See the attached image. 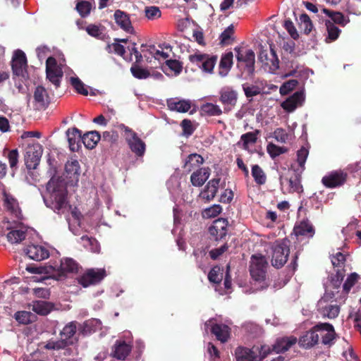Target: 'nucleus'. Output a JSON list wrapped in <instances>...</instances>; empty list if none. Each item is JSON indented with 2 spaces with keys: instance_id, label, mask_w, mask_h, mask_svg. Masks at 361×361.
Returning <instances> with one entry per match:
<instances>
[{
  "instance_id": "24",
  "label": "nucleus",
  "mask_w": 361,
  "mask_h": 361,
  "mask_svg": "<svg viewBox=\"0 0 361 361\" xmlns=\"http://www.w3.org/2000/svg\"><path fill=\"white\" fill-rule=\"evenodd\" d=\"M236 361H257V354L253 347L247 348L243 346L238 347L235 350Z\"/></svg>"
},
{
  "instance_id": "50",
  "label": "nucleus",
  "mask_w": 361,
  "mask_h": 361,
  "mask_svg": "<svg viewBox=\"0 0 361 361\" xmlns=\"http://www.w3.org/2000/svg\"><path fill=\"white\" fill-rule=\"evenodd\" d=\"M331 260L334 268H336L337 269H345L346 262L345 255L341 252H338L334 255H332Z\"/></svg>"
},
{
  "instance_id": "63",
  "label": "nucleus",
  "mask_w": 361,
  "mask_h": 361,
  "mask_svg": "<svg viewBox=\"0 0 361 361\" xmlns=\"http://www.w3.org/2000/svg\"><path fill=\"white\" fill-rule=\"evenodd\" d=\"M243 89L247 98L257 96L261 93V88L257 85H247L244 84L243 85Z\"/></svg>"
},
{
  "instance_id": "31",
  "label": "nucleus",
  "mask_w": 361,
  "mask_h": 361,
  "mask_svg": "<svg viewBox=\"0 0 361 361\" xmlns=\"http://www.w3.org/2000/svg\"><path fill=\"white\" fill-rule=\"evenodd\" d=\"M204 161L202 157L198 154H190L184 164L183 168L185 171L190 172L200 166Z\"/></svg>"
},
{
  "instance_id": "12",
  "label": "nucleus",
  "mask_w": 361,
  "mask_h": 361,
  "mask_svg": "<svg viewBox=\"0 0 361 361\" xmlns=\"http://www.w3.org/2000/svg\"><path fill=\"white\" fill-rule=\"evenodd\" d=\"M27 66V61L25 54L20 49L16 50L11 61V68L13 75L18 77H24Z\"/></svg>"
},
{
  "instance_id": "43",
  "label": "nucleus",
  "mask_w": 361,
  "mask_h": 361,
  "mask_svg": "<svg viewBox=\"0 0 361 361\" xmlns=\"http://www.w3.org/2000/svg\"><path fill=\"white\" fill-rule=\"evenodd\" d=\"M73 344V342H68L66 341V340L61 338L60 340L57 341L49 340L45 345L44 348L47 350H59L65 349L66 347Z\"/></svg>"
},
{
  "instance_id": "28",
  "label": "nucleus",
  "mask_w": 361,
  "mask_h": 361,
  "mask_svg": "<svg viewBox=\"0 0 361 361\" xmlns=\"http://www.w3.org/2000/svg\"><path fill=\"white\" fill-rule=\"evenodd\" d=\"M209 168H202L193 172L190 176V181L194 186H202L209 178L210 173Z\"/></svg>"
},
{
  "instance_id": "2",
  "label": "nucleus",
  "mask_w": 361,
  "mask_h": 361,
  "mask_svg": "<svg viewBox=\"0 0 361 361\" xmlns=\"http://www.w3.org/2000/svg\"><path fill=\"white\" fill-rule=\"evenodd\" d=\"M118 128L124 131V137L131 152L137 157H143L146 151V144L136 132L121 123Z\"/></svg>"
},
{
  "instance_id": "49",
  "label": "nucleus",
  "mask_w": 361,
  "mask_h": 361,
  "mask_svg": "<svg viewBox=\"0 0 361 361\" xmlns=\"http://www.w3.org/2000/svg\"><path fill=\"white\" fill-rule=\"evenodd\" d=\"M340 312V307L337 305H330L323 307L321 314L329 319H334L338 317Z\"/></svg>"
},
{
  "instance_id": "5",
  "label": "nucleus",
  "mask_w": 361,
  "mask_h": 361,
  "mask_svg": "<svg viewBox=\"0 0 361 361\" xmlns=\"http://www.w3.org/2000/svg\"><path fill=\"white\" fill-rule=\"evenodd\" d=\"M268 262L264 256L254 255L251 257L250 272L252 278L257 281L266 279Z\"/></svg>"
},
{
  "instance_id": "26",
  "label": "nucleus",
  "mask_w": 361,
  "mask_h": 361,
  "mask_svg": "<svg viewBox=\"0 0 361 361\" xmlns=\"http://www.w3.org/2000/svg\"><path fill=\"white\" fill-rule=\"evenodd\" d=\"M315 329L326 330L322 343L326 345H331L336 338V332L332 324L329 323H319L315 325Z\"/></svg>"
},
{
  "instance_id": "41",
  "label": "nucleus",
  "mask_w": 361,
  "mask_h": 361,
  "mask_svg": "<svg viewBox=\"0 0 361 361\" xmlns=\"http://www.w3.org/2000/svg\"><path fill=\"white\" fill-rule=\"evenodd\" d=\"M32 310L38 314L47 315L51 312V305L46 301H35L32 305Z\"/></svg>"
},
{
  "instance_id": "61",
  "label": "nucleus",
  "mask_w": 361,
  "mask_h": 361,
  "mask_svg": "<svg viewBox=\"0 0 361 361\" xmlns=\"http://www.w3.org/2000/svg\"><path fill=\"white\" fill-rule=\"evenodd\" d=\"M32 314L27 311H18L15 313L14 318L20 324H27L31 322Z\"/></svg>"
},
{
  "instance_id": "18",
  "label": "nucleus",
  "mask_w": 361,
  "mask_h": 361,
  "mask_svg": "<svg viewBox=\"0 0 361 361\" xmlns=\"http://www.w3.org/2000/svg\"><path fill=\"white\" fill-rule=\"evenodd\" d=\"M114 18L116 24L123 30L130 34L134 33V28L132 25L130 16L127 13L119 9L116 10Z\"/></svg>"
},
{
  "instance_id": "52",
  "label": "nucleus",
  "mask_w": 361,
  "mask_h": 361,
  "mask_svg": "<svg viewBox=\"0 0 361 361\" xmlns=\"http://www.w3.org/2000/svg\"><path fill=\"white\" fill-rule=\"evenodd\" d=\"M253 348L256 354H257V359H259V360H264L268 355L271 353V352H274V350H272V347L267 345H260L259 346L254 345Z\"/></svg>"
},
{
  "instance_id": "34",
  "label": "nucleus",
  "mask_w": 361,
  "mask_h": 361,
  "mask_svg": "<svg viewBox=\"0 0 361 361\" xmlns=\"http://www.w3.org/2000/svg\"><path fill=\"white\" fill-rule=\"evenodd\" d=\"M220 101L224 105L233 106L237 102V93L230 89L222 90L221 91Z\"/></svg>"
},
{
  "instance_id": "64",
  "label": "nucleus",
  "mask_w": 361,
  "mask_h": 361,
  "mask_svg": "<svg viewBox=\"0 0 361 361\" xmlns=\"http://www.w3.org/2000/svg\"><path fill=\"white\" fill-rule=\"evenodd\" d=\"M4 206L7 210L15 213L17 211L18 202L12 196L5 195Z\"/></svg>"
},
{
  "instance_id": "16",
  "label": "nucleus",
  "mask_w": 361,
  "mask_h": 361,
  "mask_svg": "<svg viewBox=\"0 0 361 361\" xmlns=\"http://www.w3.org/2000/svg\"><path fill=\"white\" fill-rule=\"evenodd\" d=\"M24 252L30 259L35 261H42L49 257V250L42 245H30L25 248Z\"/></svg>"
},
{
  "instance_id": "51",
  "label": "nucleus",
  "mask_w": 361,
  "mask_h": 361,
  "mask_svg": "<svg viewBox=\"0 0 361 361\" xmlns=\"http://www.w3.org/2000/svg\"><path fill=\"white\" fill-rule=\"evenodd\" d=\"M221 269L219 266H215L208 274V279L211 283H220L222 278H223V274L221 273Z\"/></svg>"
},
{
  "instance_id": "17",
  "label": "nucleus",
  "mask_w": 361,
  "mask_h": 361,
  "mask_svg": "<svg viewBox=\"0 0 361 361\" xmlns=\"http://www.w3.org/2000/svg\"><path fill=\"white\" fill-rule=\"evenodd\" d=\"M209 232L215 240H221L227 234V221L223 219L215 220L209 228Z\"/></svg>"
},
{
  "instance_id": "1",
  "label": "nucleus",
  "mask_w": 361,
  "mask_h": 361,
  "mask_svg": "<svg viewBox=\"0 0 361 361\" xmlns=\"http://www.w3.org/2000/svg\"><path fill=\"white\" fill-rule=\"evenodd\" d=\"M47 190L55 209L59 211L66 206L67 183L62 176H53L47 184Z\"/></svg>"
},
{
  "instance_id": "62",
  "label": "nucleus",
  "mask_w": 361,
  "mask_h": 361,
  "mask_svg": "<svg viewBox=\"0 0 361 361\" xmlns=\"http://www.w3.org/2000/svg\"><path fill=\"white\" fill-rule=\"evenodd\" d=\"M298 85V81L297 80L293 79L290 80L286 82H284L281 88L280 93L281 94H288L290 92L294 90L296 86Z\"/></svg>"
},
{
  "instance_id": "46",
  "label": "nucleus",
  "mask_w": 361,
  "mask_h": 361,
  "mask_svg": "<svg viewBox=\"0 0 361 361\" xmlns=\"http://www.w3.org/2000/svg\"><path fill=\"white\" fill-rule=\"evenodd\" d=\"M7 239L11 243H19L26 237V232L22 229H14L7 234Z\"/></svg>"
},
{
  "instance_id": "20",
  "label": "nucleus",
  "mask_w": 361,
  "mask_h": 361,
  "mask_svg": "<svg viewBox=\"0 0 361 361\" xmlns=\"http://www.w3.org/2000/svg\"><path fill=\"white\" fill-rule=\"evenodd\" d=\"M319 341V334H316L314 326L300 337L298 343L300 347L308 349L317 345Z\"/></svg>"
},
{
  "instance_id": "10",
  "label": "nucleus",
  "mask_w": 361,
  "mask_h": 361,
  "mask_svg": "<svg viewBox=\"0 0 361 361\" xmlns=\"http://www.w3.org/2000/svg\"><path fill=\"white\" fill-rule=\"evenodd\" d=\"M347 178V173L341 170H336L324 176L322 179V183L327 188H335L344 185Z\"/></svg>"
},
{
  "instance_id": "25",
  "label": "nucleus",
  "mask_w": 361,
  "mask_h": 361,
  "mask_svg": "<svg viewBox=\"0 0 361 361\" xmlns=\"http://www.w3.org/2000/svg\"><path fill=\"white\" fill-rule=\"evenodd\" d=\"M131 350L132 345L128 344L126 341H116L114 345L112 355L118 360H125L131 352Z\"/></svg>"
},
{
  "instance_id": "53",
  "label": "nucleus",
  "mask_w": 361,
  "mask_h": 361,
  "mask_svg": "<svg viewBox=\"0 0 361 361\" xmlns=\"http://www.w3.org/2000/svg\"><path fill=\"white\" fill-rule=\"evenodd\" d=\"M267 149L270 157L273 159L288 151L286 147H279L273 143L268 144Z\"/></svg>"
},
{
  "instance_id": "19",
  "label": "nucleus",
  "mask_w": 361,
  "mask_h": 361,
  "mask_svg": "<svg viewBox=\"0 0 361 361\" xmlns=\"http://www.w3.org/2000/svg\"><path fill=\"white\" fill-rule=\"evenodd\" d=\"M304 99L305 96L303 92L302 91H297L283 101L281 106L287 112H292L298 105H301Z\"/></svg>"
},
{
  "instance_id": "6",
  "label": "nucleus",
  "mask_w": 361,
  "mask_h": 361,
  "mask_svg": "<svg viewBox=\"0 0 361 361\" xmlns=\"http://www.w3.org/2000/svg\"><path fill=\"white\" fill-rule=\"evenodd\" d=\"M299 169H295L293 165H291L286 176H281L279 178L280 183L283 185L285 182L288 183V191L290 193L302 192V186L301 185V174Z\"/></svg>"
},
{
  "instance_id": "47",
  "label": "nucleus",
  "mask_w": 361,
  "mask_h": 361,
  "mask_svg": "<svg viewBox=\"0 0 361 361\" xmlns=\"http://www.w3.org/2000/svg\"><path fill=\"white\" fill-rule=\"evenodd\" d=\"M70 83L78 94L84 96H87L88 94L87 89L79 78L71 77L70 78Z\"/></svg>"
},
{
  "instance_id": "59",
  "label": "nucleus",
  "mask_w": 361,
  "mask_h": 361,
  "mask_svg": "<svg viewBox=\"0 0 361 361\" xmlns=\"http://www.w3.org/2000/svg\"><path fill=\"white\" fill-rule=\"evenodd\" d=\"M345 269H336V273L331 277V283L334 288H340L342 281L345 277Z\"/></svg>"
},
{
  "instance_id": "40",
  "label": "nucleus",
  "mask_w": 361,
  "mask_h": 361,
  "mask_svg": "<svg viewBox=\"0 0 361 361\" xmlns=\"http://www.w3.org/2000/svg\"><path fill=\"white\" fill-rule=\"evenodd\" d=\"M259 130H255V131L243 134L240 137V140L243 142V149H247L249 145L255 144L257 140V136L259 135Z\"/></svg>"
},
{
  "instance_id": "55",
  "label": "nucleus",
  "mask_w": 361,
  "mask_h": 361,
  "mask_svg": "<svg viewBox=\"0 0 361 361\" xmlns=\"http://www.w3.org/2000/svg\"><path fill=\"white\" fill-rule=\"evenodd\" d=\"M360 276L356 273H351L346 279L343 285V291L348 293L351 288L357 282Z\"/></svg>"
},
{
  "instance_id": "42",
  "label": "nucleus",
  "mask_w": 361,
  "mask_h": 361,
  "mask_svg": "<svg viewBox=\"0 0 361 361\" xmlns=\"http://www.w3.org/2000/svg\"><path fill=\"white\" fill-rule=\"evenodd\" d=\"M198 123L189 119L182 120V135L188 137L197 129Z\"/></svg>"
},
{
  "instance_id": "4",
  "label": "nucleus",
  "mask_w": 361,
  "mask_h": 361,
  "mask_svg": "<svg viewBox=\"0 0 361 361\" xmlns=\"http://www.w3.org/2000/svg\"><path fill=\"white\" fill-rule=\"evenodd\" d=\"M49 269L52 270L51 277L60 281L65 279L68 274L77 273L79 264L72 258H64L61 260L60 265L57 268L50 266Z\"/></svg>"
},
{
  "instance_id": "9",
  "label": "nucleus",
  "mask_w": 361,
  "mask_h": 361,
  "mask_svg": "<svg viewBox=\"0 0 361 361\" xmlns=\"http://www.w3.org/2000/svg\"><path fill=\"white\" fill-rule=\"evenodd\" d=\"M189 60L190 62L196 63L204 71L211 73L216 64L217 56L199 52L190 55Z\"/></svg>"
},
{
  "instance_id": "27",
  "label": "nucleus",
  "mask_w": 361,
  "mask_h": 361,
  "mask_svg": "<svg viewBox=\"0 0 361 361\" xmlns=\"http://www.w3.org/2000/svg\"><path fill=\"white\" fill-rule=\"evenodd\" d=\"M70 149L76 152L79 149V142L82 140L81 131L77 128H69L66 131Z\"/></svg>"
},
{
  "instance_id": "15",
  "label": "nucleus",
  "mask_w": 361,
  "mask_h": 361,
  "mask_svg": "<svg viewBox=\"0 0 361 361\" xmlns=\"http://www.w3.org/2000/svg\"><path fill=\"white\" fill-rule=\"evenodd\" d=\"M269 47L270 55L269 56L267 50L262 49L259 54V60L263 64L269 66V68L274 71L279 68V60L274 50V46L270 44Z\"/></svg>"
},
{
  "instance_id": "33",
  "label": "nucleus",
  "mask_w": 361,
  "mask_h": 361,
  "mask_svg": "<svg viewBox=\"0 0 361 361\" xmlns=\"http://www.w3.org/2000/svg\"><path fill=\"white\" fill-rule=\"evenodd\" d=\"M322 12L331 18V21L334 24H338L341 26H345L348 22L349 19L345 18L341 12L331 11L329 9L323 8Z\"/></svg>"
},
{
  "instance_id": "35",
  "label": "nucleus",
  "mask_w": 361,
  "mask_h": 361,
  "mask_svg": "<svg viewBox=\"0 0 361 361\" xmlns=\"http://www.w3.org/2000/svg\"><path fill=\"white\" fill-rule=\"evenodd\" d=\"M47 78L55 85L56 87L60 86L61 80L63 77V71L61 68H47L46 69Z\"/></svg>"
},
{
  "instance_id": "11",
  "label": "nucleus",
  "mask_w": 361,
  "mask_h": 361,
  "mask_svg": "<svg viewBox=\"0 0 361 361\" xmlns=\"http://www.w3.org/2000/svg\"><path fill=\"white\" fill-rule=\"evenodd\" d=\"M42 147L39 144L29 146L25 155V164L28 170L35 169L39 164Z\"/></svg>"
},
{
  "instance_id": "37",
  "label": "nucleus",
  "mask_w": 361,
  "mask_h": 361,
  "mask_svg": "<svg viewBox=\"0 0 361 361\" xmlns=\"http://www.w3.org/2000/svg\"><path fill=\"white\" fill-rule=\"evenodd\" d=\"M234 26L230 25L226 28L219 36V44L221 46H227L231 44L234 40Z\"/></svg>"
},
{
  "instance_id": "3",
  "label": "nucleus",
  "mask_w": 361,
  "mask_h": 361,
  "mask_svg": "<svg viewBox=\"0 0 361 361\" xmlns=\"http://www.w3.org/2000/svg\"><path fill=\"white\" fill-rule=\"evenodd\" d=\"M288 240L284 239L277 241L272 247L271 264L273 267L279 269L283 267L288 260L290 254Z\"/></svg>"
},
{
  "instance_id": "56",
  "label": "nucleus",
  "mask_w": 361,
  "mask_h": 361,
  "mask_svg": "<svg viewBox=\"0 0 361 361\" xmlns=\"http://www.w3.org/2000/svg\"><path fill=\"white\" fill-rule=\"evenodd\" d=\"M80 333L84 336L92 334L95 331L94 321L86 320L78 329Z\"/></svg>"
},
{
  "instance_id": "60",
  "label": "nucleus",
  "mask_w": 361,
  "mask_h": 361,
  "mask_svg": "<svg viewBox=\"0 0 361 361\" xmlns=\"http://www.w3.org/2000/svg\"><path fill=\"white\" fill-rule=\"evenodd\" d=\"M101 139L103 142H106L110 145H113L117 142L118 139V134L115 130L104 131Z\"/></svg>"
},
{
  "instance_id": "7",
  "label": "nucleus",
  "mask_w": 361,
  "mask_h": 361,
  "mask_svg": "<svg viewBox=\"0 0 361 361\" xmlns=\"http://www.w3.org/2000/svg\"><path fill=\"white\" fill-rule=\"evenodd\" d=\"M106 276L104 269H89L78 278V282L84 288L100 283Z\"/></svg>"
},
{
  "instance_id": "38",
  "label": "nucleus",
  "mask_w": 361,
  "mask_h": 361,
  "mask_svg": "<svg viewBox=\"0 0 361 361\" xmlns=\"http://www.w3.org/2000/svg\"><path fill=\"white\" fill-rule=\"evenodd\" d=\"M80 166L79 162L74 159L68 161L65 164V171L70 178H78L80 175Z\"/></svg>"
},
{
  "instance_id": "8",
  "label": "nucleus",
  "mask_w": 361,
  "mask_h": 361,
  "mask_svg": "<svg viewBox=\"0 0 361 361\" xmlns=\"http://www.w3.org/2000/svg\"><path fill=\"white\" fill-rule=\"evenodd\" d=\"M234 51L236 53L238 66L240 63L245 65V69L249 75L255 72V54L252 49L243 50L241 47H235Z\"/></svg>"
},
{
  "instance_id": "22",
  "label": "nucleus",
  "mask_w": 361,
  "mask_h": 361,
  "mask_svg": "<svg viewBox=\"0 0 361 361\" xmlns=\"http://www.w3.org/2000/svg\"><path fill=\"white\" fill-rule=\"evenodd\" d=\"M211 332L216 336V338L224 343L230 338L231 329L226 324H214L211 325Z\"/></svg>"
},
{
  "instance_id": "14",
  "label": "nucleus",
  "mask_w": 361,
  "mask_h": 361,
  "mask_svg": "<svg viewBox=\"0 0 361 361\" xmlns=\"http://www.w3.org/2000/svg\"><path fill=\"white\" fill-rule=\"evenodd\" d=\"M293 233L298 240L305 238H312L315 234V228L310 221L307 219L297 222L293 228Z\"/></svg>"
},
{
  "instance_id": "23",
  "label": "nucleus",
  "mask_w": 361,
  "mask_h": 361,
  "mask_svg": "<svg viewBox=\"0 0 361 361\" xmlns=\"http://www.w3.org/2000/svg\"><path fill=\"white\" fill-rule=\"evenodd\" d=\"M296 343L297 338L295 336L280 338L276 339L275 343L272 345V350L276 353H283Z\"/></svg>"
},
{
  "instance_id": "39",
  "label": "nucleus",
  "mask_w": 361,
  "mask_h": 361,
  "mask_svg": "<svg viewBox=\"0 0 361 361\" xmlns=\"http://www.w3.org/2000/svg\"><path fill=\"white\" fill-rule=\"evenodd\" d=\"M251 174L257 185H262L266 183L267 175L259 165L255 164L252 166Z\"/></svg>"
},
{
  "instance_id": "45",
  "label": "nucleus",
  "mask_w": 361,
  "mask_h": 361,
  "mask_svg": "<svg viewBox=\"0 0 361 361\" xmlns=\"http://www.w3.org/2000/svg\"><path fill=\"white\" fill-rule=\"evenodd\" d=\"M75 8L82 18H85L88 16L91 12L92 3L87 1L78 0Z\"/></svg>"
},
{
  "instance_id": "30",
  "label": "nucleus",
  "mask_w": 361,
  "mask_h": 361,
  "mask_svg": "<svg viewBox=\"0 0 361 361\" xmlns=\"http://www.w3.org/2000/svg\"><path fill=\"white\" fill-rule=\"evenodd\" d=\"M233 54L228 51L222 55L219 62V74L222 76L227 75L233 65Z\"/></svg>"
},
{
  "instance_id": "54",
  "label": "nucleus",
  "mask_w": 361,
  "mask_h": 361,
  "mask_svg": "<svg viewBox=\"0 0 361 361\" xmlns=\"http://www.w3.org/2000/svg\"><path fill=\"white\" fill-rule=\"evenodd\" d=\"M300 27L305 34L308 35L312 30V23L307 14L303 13L300 16Z\"/></svg>"
},
{
  "instance_id": "57",
  "label": "nucleus",
  "mask_w": 361,
  "mask_h": 361,
  "mask_svg": "<svg viewBox=\"0 0 361 361\" xmlns=\"http://www.w3.org/2000/svg\"><path fill=\"white\" fill-rule=\"evenodd\" d=\"M145 16L151 20L157 19L161 16V12L159 8L154 6L145 7Z\"/></svg>"
},
{
  "instance_id": "48",
  "label": "nucleus",
  "mask_w": 361,
  "mask_h": 361,
  "mask_svg": "<svg viewBox=\"0 0 361 361\" xmlns=\"http://www.w3.org/2000/svg\"><path fill=\"white\" fill-rule=\"evenodd\" d=\"M309 154L308 149L305 147H302L298 152H297V162L299 166V171L300 173H302V171L305 170V164L307 160V158Z\"/></svg>"
},
{
  "instance_id": "36",
  "label": "nucleus",
  "mask_w": 361,
  "mask_h": 361,
  "mask_svg": "<svg viewBox=\"0 0 361 361\" xmlns=\"http://www.w3.org/2000/svg\"><path fill=\"white\" fill-rule=\"evenodd\" d=\"M200 111L202 116H215L222 114V110L218 105L209 102L202 104Z\"/></svg>"
},
{
  "instance_id": "32",
  "label": "nucleus",
  "mask_w": 361,
  "mask_h": 361,
  "mask_svg": "<svg viewBox=\"0 0 361 361\" xmlns=\"http://www.w3.org/2000/svg\"><path fill=\"white\" fill-rule=\"evenodd\" d=\"M78 324L76 321L68 323L60 332L61 338L68 342H73L72 338L77 331Z\"/></svg>"
},
{
  "instance_id": "44",
  "label": "nucleus",
  "mask_w": 361,
  "mask_h": 361,
  "mask_svg": "<svg viewBox=\"0 0 361 361\" xmlns=\"http://www.w3.org/2000/svg\"><path fill=\"white\" fill-rule=\"evenodd\" d=\"M325 25L326 27V30L328 32V37L327 39L329 40V42H333L337 39L338 37L341 30L336 26L334 23H332L330 20H325Z\"/></svg>"
},
{
  "instance_id": "58",
  "label": "nucleus",
  "mask_w": 361,
  "mask_h": 361,
  "mask_svg": "<svg viewBox=\"0 0 361 361\" xmlns=\"http://www.w3.org/2000/svg\"><path fill=\"white\" fill-rule=\"evenodd\" d=\"M130 71L133 75L137 79H146L150 75L149 72L147 69L138 66H133L130 68Z\"/></svg>"
},
{
  "instance_id": "29",
  "label": "nucleus",
  "mask_w": 361,
  "mask_h": 361,
  "mask_svg": "<svg viewBox=\"0 0 361 361\" xmlns=\"http://www.w3.org/2000/svg\"><path fill=\"white\" fill-rule=\"evenodd\" d=\"M101 135L97 130L90 131L82 136V141L87 149H93L101 140Z\"/></svg>"
},
{
  "instance_id": "13",
  "label": "nucleus",
  "mask_w": 361,
  "mask_h": 361,
  "mask_svg": "<svg viewBox=\"0 0 361 361\" xmlns=\"http://www.w3.org/2000/svg\"><path fill=\"white\" fill-rule=\"evenodd\" d=\"M33 106L37 111L46 109L51 102L47 90L42 85L36 87L33 94Z\"/></svg>"
},
{
  "instance_id": "21",
  "label": "nucleus",
  "mask_w": 361,
  "mask_h": 361,
  "mask_svg": "<svg viewBox=\"0 0 361 361\" xmlns=\"http://www.w3.org/2000/svg\"><path fill=\"white\" fill-rule=\"evenodd\" d=\"M220 183V178H213L210 180L206 185L204 190L200 192V197L205 200V202H209L212 200L218 191Z\"/></svg>"
}]
</instances>
